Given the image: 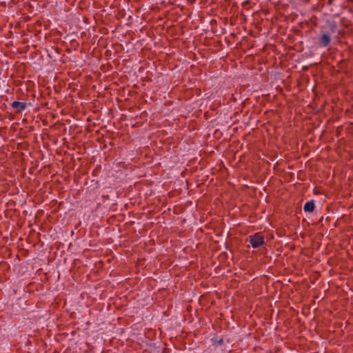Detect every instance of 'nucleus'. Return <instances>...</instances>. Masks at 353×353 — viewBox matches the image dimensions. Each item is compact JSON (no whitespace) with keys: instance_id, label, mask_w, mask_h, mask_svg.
I'll list each match as a JSON object with an SVG mask.
<instances>
[{"instance_id":"1","label":"nucleus","mask_w":353,"mask_h":353,"mask_svg":"<svg viewBox=\"0 0 353 353\" xmlns=\"http://www.w3.org/2000/svg\"><path fill=\"white\" fill-rule=\"evenodd\" d=\"M250 243L253 248H257L265 243L264 236L261 232H256L249 236Z\"/></svg>"},{"instance_id":"2","label":"nucleus","mask_w":353,"mask_h":353,"mask_svg":"<svg viewBox=\"0 0 353 353\" xmlns=\"http://www.w3.org/2000/svg\"><path fill=\"white\" fill-rule=\"evenodd\" d=\"M11 107L15 110H17V112L19 113L21 112L23 110H24L26 107L27 104L25 102H19V101H13L11 103Z\"/></svg>"},{"instance_id":"3","label":"nucleus","mask_w":353,"mask_h":353,"mask_svg":"<svg viewBox=\"0 0 353 353\" xmlns=\"http://www.w3.org/2000/svg\"><path fill=\"white\" fill-rule=\"evenodd\" d=\"M330 37L328 34H323L319 38V43L321 46H326L330 42Z\"/></svg>"},{"instance_id":"4","label":"nucleus","mask_w":353,"mask_h":353,"mask_svg":"<svg viewBox=\"0 0 353 353\" xmlns=\"http://www.w3.org/2000/svg\"><path fill=\"white\" fill-rule=\"evenodd\" d=\"M314 208H315L314 201H307L305 204L303 209H304L305 212H312L314 210Z\"/></svg>"},{"instance_id":"5","label":"nucleus","mask_w":353,"mask_h":353,"mask_svg":"<svg viewBox=\"0 0 353 353\" xmlns=\"http://www.w3.org/2000/svg\"><path fill=\"white\" fill-rule=\"evenodd\" d=\"M331 2H332V0H327V3H328L329 4H331Z\"/></svg>"},{"instance_id":"6","label":"nucleus","mask_w":353,"mask_h":353,"mask_svg":"<svg viewBox=\"0 0 353 353\" xmlns=\"http://www.w3.org/2000/svg\"><path fill=\"white\" fill-rule=\"evenodd\" d=\"M222 342H223V340H222V339H221V340L219 341V343H220V344H221V343H222Z\"/></svg>"},{"instance_id":"7","label":"nucleus","mask_w":353,"mask_h":353,"mask_svg":"<svg viewBox=\"0 0 353 353\" xmlns=\"http://www.w3.org/2000/svg\"><path fill=\"white\" fill-rule=\"evenodd\" d=\"M327 221H329V216H327L325 219Z\"/></svg>"}]
</instances>
